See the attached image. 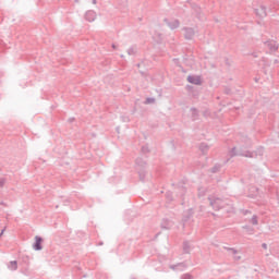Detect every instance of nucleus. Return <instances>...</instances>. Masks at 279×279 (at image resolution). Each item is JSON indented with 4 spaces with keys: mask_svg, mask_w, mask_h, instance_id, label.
Here are the masks:
<instances>
[{
    "mask_svg": "<svg viewBox=\"0 0 279 279\" xmlns=\"http://www.w3.org/2000/svg\"><path fill=\"white\" fill-rule=\"evenodd\" d=\"M187 82H190V84H195L196 86H199L202 84V77L195 76V75H190L187 77Z\"/></svg>",
    "mask_w": 279,
    "mask_h": 279,
    "instance_id": "obj_1",
    "label": "nucleus"
},
{
    "mask_svg": "<svg viewBox=\"0 0 279 279\" xmlns=\"http://www.w3.org/2000/svg\"><path fill=\"white\" fill-rule=\"evenodd\" d=\"M35 241L36 242H35L34 248L37 250V251L43 250V238L36 236Z\"/></svg>",
    "mask_w": 279,
    "mask_h": 279,
    "instance_id": "obj_2",
    "label": "nucleus"
},
{
    "mask_svg": "<svg viewBox=\"0 0 279 279\" xmlns=\"http://www.w3.org/2000/svg\"><path fill=\"white\" fill-rule=\"evenodd\" d=\"M219 204H221V199H215L211 202V206H214V208H219Z\"/></svg>",
    "mask_w": 279,
    "mask_h": 279,
    "instance_id": "obj_3",
    "label": "nucleus"
},
{
    "mask_svg": "<svg viewBox=\"0 0 279 279\" xmlns=\"http://www.w3.org/2000/svg\"><path fill=\"white\" fill-rule=\"evenodd\" d=\"M16 262H11V264H10V269H13V270H15L16 269Z\"/></svg>",
    "mask_w": 279,
    "mask_h": 279,
    "instance_id": "obj_4",
    "label": "nucleus"
},
{
    "mask_svg": "<svg viewBox=\"0 0 279 279\" xmlns=\"http://www.w3.org/2000/svg\"><path fill=\"white\" fill-rule=\"evenodd\" d=\"M259 16H267V13L265 12V9H259Z\"/></svg>",
    "mask_w": 279,
    "mask_h": 279,
    "instance_id": "obj_5",
    "label": "nucleus"
},
{
    "mask_svg": "<svg viewBox=\"0 0 279 279\" xmlns=\"http://www.w3.org/2000/svg\"><path fill=\"white\" fill-rule=\"evenodd\" d=\"M253 223H258V221L256 220V218H253Z\"/></svg>",
    "mask_w": 279,
    "mask_h": 279,
    "instance_id": "obj_6",
    "label": "nucleus"
}]
</instances>
